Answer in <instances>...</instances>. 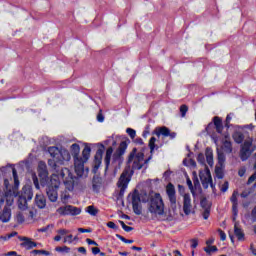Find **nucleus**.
<instances>
[{
  "label": "nucleus",
  "instance_id": "cd10ccee",
  "mask_svg": "<svg viewBox=\"0 0 256 256\" xmlns=\"http://www.w3.org/2000/svg\"><path fill=\"white\" fill-rule=\"evenodd\" d=\"M222 149L225 153H231L233 151V146L230 141H224Z\"/></svg>",
  "mask_w": 256,
  "mask_h": 256
},
{
  "label": "nucleus",
  "instance_id": "6e6552de",
  "mask_svg": "<svg viewBox=\"0 0 256 256\" xmlns=\"http://www.w3.org/2000/svg\"><path fill=\"white\" fill-rule=\"evenodd\" d=\"M60 177L63 179L64 187L67 191H73L79 181L77 177L73 176L69 168H63L60 172Z\"/></svg>",
  "mask_w": 256,
  "mask_h": 256
},
{
  "label": "nucleus",
  "instance_id": "338daca9",
  "mask_svg": "<svg viewBox=\"0 0 256 256\" xmlns=\"http://www.w3.org/2000/svg\"><path fill=\"white\" fill-rule=\"evenodd\" d=\"M5 256H17V252L15 251H10L7 254H5Z\"/></svg>",
  "mask_w": 256,
  "mask_h": 256
},
{
  "label": "nucleus",
  "instance_id": "de8ad7c7",
  "mask_svg": "<svg viewBox=\"0 0 256 256\" xmlns=\"http://www.w3.org/2000/svg\"><path fill=\"white\" fill-rule=\"evenodd\" d=\"M256 180V171L253 175H251L247 181V185H251Z\"/></svg>",
  "mask_w": 256,
  "mask_h": 256
},
{
  "label": "nucleus",
  "instance_id": "7c9ffc66",
  "mask_svg": "<svg viewBox=\"0 0 256 256\" xmlns=\"http://www.w3.org/2000/svg\"><path fill=\"white\" fill-rule=\"evenodd\" d=\"M218 165H220V167H223V165H225V154L219 151H218Z\"/></svg>",
  "mask_w": 256,
  "mask_h": 256
},
{
  "label": "nucleus",
  "instance_id": "72a5a7b5",
  "mask_svg": "<svg viewBox=\"0 0 256 256\" xmlns=\"http://www.w3.org/2000/svg\"><path fill=\"white\" fill-rule=\"evenodd\" d=\"M119 223H120L122 229H124L126 231V233H131V231H133V227L127 226L125 224V222H123L122 220H119Z\"/></svg>",
  "mask_w": 256,
  "mask_h": 256
},
{
  "label": "nucleus",
  "instance_id": "412c9836",
  "mask_svg": "<svg viewBox=\"0 0 256 256\" xmlns=\"http://www.w3.org/2000/svg\"><path fill=\"white\" fill-rule=\"evenodd\" d=\"M111 157H113V147H109L106 150V155L104 158V163L106 165V169H109V165L111 164Z\"/></svg>",
  "mask_w": 256,
  "mask_h": 256
},
{
  "label": "nucleus",
  "instance_id": "a211bd4d",
  "mask_svg": "<svg viewBox=\"0 0 256 256\" xmlns=\"http://www.w3.org/2000/svg\"><path fill=\"white\" fill-rule=\"evenodd\" d=\"M35 203L39 209H45L47 207V200L43 194H37L35 197Z\"/></svg>",
  "mask_w": 256,
  "mask_h": 256
},
{
  "label": "nucleus",
  "instance_id": "0eeeda50",
  "mask_svg": "<svg viewBox=\"0 0 256 256\" xmlns=\"http://www.w3.org/2000/svg\"><path fill=\"white\" fill-rule=\"evenodd\" d=\"M59 185H61V182L59 181V176L52 175L50 178V182L46 188V194L51 203H57V199H59V194L57 192V189H59Z\"/></svg>",
  "mask_w": 256,
  "mask_h": 256
},
{
  "label": "nucleus",
  "instance_id": "4d7b16f0",
  "mask_svg": "<svg viewBox=\"0 0 256 256\" xmlns=\"http://www.w3.org/2000/svg\"><path fill=\"white\" fill-rule=\"evenodd\" d=\"M92 253L93 255H99V253H101V249H99V247H94L92 248Z\"/></svg>",
  "mask_w": 256,
  "mask_h": 256
},
{
  "label": "nucleus",
  "instance_id": "f704fd0d",
  "mask_svg": "<svg viewBox=\"0 0 256 256\" xmlns=\"http://www.w3.org/2000/svg\"><path fill=\"white\" fill-rule=\"evenodd\" d=\"M204 251L208 255H211V253L217 252V246H208V247L204 248Z\"/></svg>",
  "mask_w": 256,
  "mask_h": 256
},
{
  "label": "nucleus",
  "instance_id": "8fccbe9b",
  "mask_svg": "<svg viewBox=\"0 0 256 256\" xmlns=\"http://www.w3.org/2000/svg\"><path fill=\"white\" fill-rule=\"evenodd\" d=\"M199 245V241L197 239L191 240V247L192 249H197V246Z\"/></svg>",
  "mask_w": 256,
  "mask_h": 256
},
{
  "label": "nucleus",
  "instance_id": "69168bd1",
  "mask_svg": "<svg viewBox=\"0 0 256 256\" xmlns=\"http://www.w3.org/2000/svg\"><path fill=\"white\" fill-rule=\"evenodd\" d=\"M7 205H13V196H8Z\"/></svg>",
  "mask_w": 256,
  "mask_h": 256
},
{
  "label": "nucleus",
  "instance_id": "f8f14e48",
  "mask_svg": "<svg viewBox=\"0 0 256 256\" xmlns=\"http://www.w3.org/2000/svg\"><path fill=\"white\" fill-rule=\"evenodd\" d=\"M251 145H253V141L251 140H246L242 145L240 150V158L242 161H247L251 156Z\"/></svg>",
  "mask_w": 256,
  "mask_h": 256
},
{
  "label": "nucleus",
  "instance_id": "c9c22d12",
  "mask_svg": "<svg viewBox=\"0 0 256 256\" xmlns=\"http://www.w3.org/2000/svg\"><path fill=\"white\" fill-rule=\"evenodd\" d=\"M32 253L33 255H46V256L51 255V252L46 250H33Z\"/></svg>",
  "mask_w": 256,
  "mask_h": 256
},
{
  "label": "nucleus",
  "instance_id": "13d9d810",
  "mask_svg": "<svg viewBox=\"0 0 256 256\" xmlns=\"http://www.w3.org/2000/svg\"><path fill=\"white\" fill-rule=\"evenodd\" d=\"M186 183H187V185H188L190 191L193 192V182L191 181V179L188 178L187 181H186Z\"/></svg>",
  "mask_w": 256,
  "mask_h": 256
},
{
  "label": "nucleus",
  "instance_id": "ddd939ff",
  "mask_svg": "<svg viewBox=\"0 0 256 256\" xmlns=\"http://www.w3.org/2000/svg\"><path fill=\"white\" fill-rule=\"evenodd\" d=\"M166 193L168 195L171 207H177V196L175 192V186L173 184L169 183L166 186Z\"/></svg>",
  "mask_w": 256,
  "mask_h": 256
},
{
  "label": "nucleus",
  "instance_id": "680f3d73",
  "mask_svg": "<svg viewBox=\"0 0 256 256\" xmlns=\"http://www.w3.org/2000/svg\"><path fill=\"white\" fill-rule=\"evenodd\" d=\"M251 217H252V221L255 222L256 221V206L252 210Z\"/></svg>",
  "mask_w": 256,
  "mask_h": 256
},
{
  "label": "nucleus",
  "instance_id": "e433bc0d",
  "mask_svg": "<svg viewBox=\"0 0 256 256\" xmlns=\"http://www.w3.org/2000/svg\"><path fill=\"white\" fill-rule=\"evenodd\" d=\"M55 251H57L58 253H69V251H71L70 247L64 246V247H56Z\"/></svg>",
  "mask_w": 256,
  "mask_h": 256
},
{
  "label": "nucleus",
  "instance_id": "a878e982",
  "mask_svg": "<svg viewBox=\"0 0 256 256\" xmlns=\"http://www.w3.org/2000/svg\"><path fill=\"white\" fill-rule=\"evenodd\" d=\"M86 213H88L92 217H97V214L99 213V209L95 208V206L93 205H90L86 207Z\"/></svg>",
  "mask_w": 256,
  "mask_h": 256
},
{
  "label": "nucleus",
  "instance_id": "864d4df0",
  "mask_svg": "<svg viewBox=\"0 0 256 256\" xmlns=\"http://www.w3.org/2000/svg\"><path fill=\"white\" fill-rule=\"evenodd\" d=\"M249 195H251V191H243L240 196L243 198V199H246V197H249Z\"/></svg>",
  "mask_w": 256,
  "mask_h": 256
},
{
  "label": "nucleus",
  "instance_id": "5fc2aeb1",
  "mask_svg": "<svg viewBox=\"0 0 256 256\" xmlns=\"http://www.w3.org/2000/svg\"><path fill=\"white\" fill-rule=\"evenodd\" d=\"M86 243H88L89 245H95L96 247H97V245H99V244H97V242H95V240H92L90 238L86 239Z\"/></svg>",
  "mask_w": 256,
  "mask_h": 256
},
{
  "label": "nucleus",
  "instance_id": "2f4dec72",
  "mask_svg": "<svg viewBox=\"0 0 256 256\" xmlns=\"http://www.w3.org/2000/svg\"><path fill=\"white\" fill-rule=\"evenodd\" d=\"M200 205L202 207V209H211V202H209V200H207L206 198L202 199L200 202Z\"/></svg>",
  "mask_w": 256,
  "mask_h": 256
},
{
  "label": "nucleus",
  "instance_id": "20e7f679",
  "mask_svg": "<svg viewBox=\"0 0 256 256\" xmlns=\"http://www.w3.org/2000/svg\"><path fill=\"white\" fill-rule=\"evenodd\" d=\"M152 156L145 160V154L143 152H137V148H133L128 157V165L132 163L133 170L143 169V165H147L151 161Z\"/></svg>",
  "mask_w": 256,
  "mask_h": 256
},
{
  "label": "nucleus",
  "instance_id": "79ce46f5",
  "mask_svg": "<svg viewBox=\"0 0 256 256\" xmlns=\"http://www.w3.org/2000/svg\"><path fill=\"white\" fill-rule=\"evenodd\" d=\"M210 215H211V209L203 210L202 217H203V219H205V221H207V219H209Z\"/></svg>",
  "mask_w": 256,
  "mask_h": 256
},
{
  "label": "nucleus",
  "instance_id": "5701e85b",
  "mask_svg": "<svg viewBox=\"0 0 256 256\" xmlns=\"http://www.w3.org/2000/svg\"><path fill=\"white\" fill-rule=\"evenodd\" d=\"M206 161L210 167H213V150H211L210 148L206 149Z\"/></svg>",
  "mask_w": 256,
  "mask_h": 256
},
{
  "label": "nucleus",
  "instance_id": "6ab92c4d",
  "mask_svg": "<svg viewBox=\"0 0 256 256\" xmlns=\"http://www.w3.org/2000/svg\"><path fill=\"white\" fill-rule=\"evenodd\" d=\"M101 161H103V151L98 149L94 156V168L99 169V167H101Z\"/></svg>",
  "mask_w": 256,
  "mask_h": 256
},
{
  "label": "nucleus",
  "instance_id": "c85d7f7f",
  "mask_svg": "<svg viewBox=\"0 0 256 256\" xmlns=\"http://www.w3.org/2000/svg\"><path fill=\"white\" fill-rule=\"evenodd\" d=\"M233 139L235 141V143H243V139H245V136H243L242 133L240 132H236L233 134Z\"/></svg>",
  "mask_w": 256,
  "mask_h": 256
},
{
  "label": "nucleus",
  "instance_id": "a18cd8bd",
  "mask_svg": "<svg viewBox=\"0 0 256 256\" xmlns=\"http://www.w3.org/2000/svg\"><path fill=\"white\" fill-rule=\"evenodd\" d=\"M219 236L221 241H225L227 239V234H225V232L221 229L218 230Z\"/></svg>",
  "mask_w": 256,
  "mask_h": 256
},
{
  "label": "nucleus",
  "instance_id": "4be33fe9",
  "mask_svg": "<svg viewBox=\"0 0 256 256\" xmlns=\"http://www.w3.org/2000/svg\"><path fill=\"white\" fill-rule=\"evenodd\" d=\"M213 121H214V125L216 127L217 133H223V120H221L219 116H215Z\"/></svg>",
  "mask_w": 256,
  "mask_h": 256
},
{
  "label": "nucleus",
  "instance_id": "393cba45",
  "mask_svg": "<svg viewBox=\"0 0 256 256\" xmlns=\"http://www.w3.org/2000/svg\"><path fill=\"white\" fill-rule=\"evenodd\" d=\"M38 171L40 177H47V166L45 165V163L40 162Z\"/></svg>",
  "mask_w": 256,
  "mask_h": 256
},
{
  "label": "nucleus",
  "instance_id": "58836bf2",
  "mask_svg": "<svg viewBox=\"0 0 256 256\" xmlns=\"http://www.w3.org/2000/svg\"><path fill=\"white\" fill-rule=\"evenodd\" d=\"M126 133L129 135L130 138L135 139V137L137 136V132L135 131V129L132 128H127L126 129Z\"/></svg>",
  "mask_w": 256,
  "mask_h": 256
},
{
  "label": "nucleus",
  "instance_id": "f3484780",
  "mask_svg": "<svg viewBox=\"0 0 256 256\" xmlns=\"http://www.w3.org/2000/svg\"><path fill=\"white\" fill-rule=\"evenodd\" d=\"M125 151H127V142L122 141L118 147V149L113 154L114 159H119L122 155H125Z\"/></svg>",
  "mask_w": 256,
  "mask_h": 256
},
{
  "label": "nucleus",
  "instance_id": "ea45409f",
  "mask_svg": "<svg viewBox=\"0 0 256 256\" xmlns=\"http://www.w3.org/2000/svg\"><path fill=\"white\" fill-rule=\"evenodd\" d=\"M73 241H74L73 234H69L64 237L63 243H68L69 245H71Z\"/></svg>",
  "mask_w": 256,
  "mask_h": 256
},
{
  "label": "nucleus",
  "instance_id": "49530a36",
  "mask_svg": "<svg viewBox=\"0 0 256 256\" xmlns=\"http://www.w3.org/2000/svg\"><path fill=\"white\" fill-rule=\"evenodd\" d=\"M32 179L36 189H39V179H37V175L33 174Z\"/></svg>",
  "mask_w": 256,
  "mask_h": 256
},
{
  "label": "nucleus",
  "instance_id": "052dcab7",
  "mask_svg": "<svg viewBox=\"0 0 256 256\" xmlns=\"http://www.w3.org/2000/svg\"><path fill=\"white\" fill-rule=\"evenodd\" d=\"M79 233H91V229L78 228Z\"/></svg>",
  "mask_w": 256,
  "mask_h": 256
},
{
  "label": "nucleus",
  "instance_id": "f257e3e1",
  "mask_svg": "<svg viewBox=\"0 0 256 256\" xmlns=\"http://www.w3.org/2000/svg\"><path fill=\"white\" fill-rule=\"evenodd\" d=\"M70 151L74 159L75 173L78 177H83V173H85V163H87L89 157H91V147L85 146L82 151V156L79 155V153H81V147L77 143L71 145Z\"/></svg>",
  "mask_w": 256,
  "mask_h": 256
},
{
  "label": "nucleus",
  "instance_id": "7ed1b4c3",
  "mask_svg": "<svg viewBox=\"0 0 256 256\" xmlns=\"http://www.w3.org/2000/svg\"><path fill=\"white\" fill-rule=\"evenodd\" d=\"M197 161L201 165H204V169L199 172L202 187L204 189H209V187H212L213 189V178L211 177V171L209 170V167L205 165V156L203 154H199L197 157Z\"/></svg>",
  "mask_w": 256,
  "mask_h": 256
},
{
  "label": "nucleus",
  "instance_id": "bf43d9fd",
  "mask_svg": "<svg viewBox=\"0 0 256 256\" xmlns=\"http://www.w3.org/2000/svg\"><path fill=\"white\" fill-rule=\"evenodd\" d=\"M97 121H99V123H103V121H105V117H103V114L99 113L97 115Z\"/></svg>",
  "mask_w": 256,
  "mask_h": 256
},
{
  "label": "nucleus",
  "instance_id": "b1692460",
  "mask_svg": "<svg viewBox=\"0 0 256 256\" xmlns=\"http://www.w3.org/2000/svg\"><path fill=\"white\" fill-rule=\"evenodd\" d=\"M155 143H157V138L151 137L148 144L151 155H153V151H155V149H159V146H156Z\"/></svg>",
  "mask_w": 256,
  "mask_h": 256
},
{
  "label": "nucleus",
  "instance_id": "774afa93",
  "mask_svg": "<svg viewBox=\"0 0 256 256\" xmlns=\"http://www.w3.org/2000/svg\"><path fill=\"white\" fill-rule=\"evenodd\" d=\"M250 251H251V253H253L254 255H256V249H255V247L253 246V244H251V246H250Z\"/></svg>",
  "mask_w": 256,
  "mask_h": 256
},
{
  "label": "nucleus",
  "instance_id": "1a4fd4ad",
  "mask_svg": "<svg viewBox=\"0 0 256 256\" xmlns=\"http://www.w3.org/2000/svg\"><path fill=\"white\" fill-rule=\"evenodd\" d=\"M33 199V190L31 188H23L22 194L18 198V207L21 211L27 209V201Z\"/></svg>",
  "mask_w": 256,
  "mask_h": 256
},
{
  "label": "nucleus",
  "instance_id": "aec40b11",
  "mask_svg": "<svg viewBox=\"0 0 256 256\" xmlns=\"http://www.w3.org/2000/svg\"><path fill=\"white\" fill-rule=\"evenodd\" d=\"M234 235L237 237L238 241H245V233L237 223L234 225Z\"/></svg>",
  "mask_w": 256,
  "mask_h": 256
},
{
  "label": "nucleus",
  "instance_id": "a19ab883",
  "mask_svg": "<svg viewBox=\"0 0 256 256\" xmlns=\"http://www.w3.org/2000/svg\"><path fill=\"white\" fill-rule=\"evenodd\" d=\"M189 111V107H187V105H182L180 107V113L182 117H185V115H187V112Z\"/></svg>",
  "mask_w": 256,
  "mask_h": 256
},
{
  "label": "nucleus",
  "instance_id": "4c0bfd02",
  "mask_svg": "<svg viewBox=\"0 0 256 256\" xmlns=\"http://www.w3.org/2000/svg\"><path fill=\"white\" fill-rule=\"evenodd\" d=\"M16 221L17 223L21 224V223H25V216L23 215V213L18 212L16 214Z\"/></svg>",
  "mask_w": 256,
  "mask_h": 256
},
{
  "label": "nucleus",
  "instance_id": "f03ea898",
  "mask_svg": "<svg viewBox=\"0 0 256 256\" xmlns=\"http://www.w3.org/2000/svg\"><path fill=\"white\" fill-rule=\"evenodd\" d=\"M148 213H151L154 217H161L162 215H165V203H163L161 194L155 193L150 196L148 202Z\"/></svg>",
  "mask_w": 256,
  "mask_h": 256
},
{
  "label": "nucleus",
  "instance_id": "6e6d98bb",
  "mask_svg": "<svg viewBox=\"0 0 256 256\" xmlns=\"http://www.w3.org/2000/svg\"><path fill=\"white\" fill-rule=\"evenodd\" d=\"M246 172H247V170H246L245 168H241V169L238 171L239 177H244Z\"/></svg>",
  "mask_w": 256,
  "mask_h": 256
},
{
  "label": "nucleus",
  "instance_id": "9b49d317",
  "mask_svg": "<svg viewBox=\"0 0 256 256\" xmlns=\"http://www.w3.org/2000/svg\"><path fill=\"white\" fill-rule=\"evenodd\" d=\"M56 213L61 216H67V215H81V209L67 205V206H62L56 210Z\"/></svg>",
  "mask_w": 256,
  "mask_h": 256
},
{
  "label": "nucleus",
  "instance_id": "e2e57ef3",
  "mask_svg": "<svg viewBox=\"0 0 256 256\" xmlns=\"http://www.w3.org/2000/svg\"><path fill=\"white\" fill-rule=\"evenodd\" d=\"M78 252L82 253L83 255H85L87 253V249H85V247H79L78 248Z\"/></svg>",
  "mask_w": 256,
  "mask_h": 256
},
{
  "label": "nucleus",
  "instance_id": "2eb2a0df",
  "mask_svg": "<svg viewBox=\"0 0 256 256\" xmlns=\"http://www.w3.org/2000/svg\"><path fill=\"white\" fill-rule=\"evenodd\" d=\"M239 196V192L235 190L230 198V201L232 203V213H233V221L237 219V215H239V202L237 201V197Z\"/></svg>",
  "mask_w": 256,
  "mask_h": 256
},
{
  "label": "nucleus",
  "instance_id": "09e8293b",
  "mask_svg": "<svg viewBox=\"0 0 256 256\" xmlns=\"http://www.w3.org/2000/svg\"><path fill=\"white\" fill-rule=\"evenodd\" d=\"M228 189H229V182H224V184L221 187L222 193L227 192Z\"/></svg>",
  "mask_w": 256,
  "mask_h": 256
},
{
  "label": "nucleus",
  "instance_id": "423d86ee",
  "mask_svg": "<svg viewBox=\"0 0 256 256\" xmlns=\"http://www.w3.org/2000/svg\"><path fill=\"white\" fill-rule=\"evenodd\" d=\"M128 199L131 201L135 215H141L143 213L141 203H147V194H140L139 190H134L129 194Z\"/></svg>",
  "mask_w": 256,
  "mask_h": 256
},
{
  "label": "nucleus",
  "instance_id": "c756f323",
  "mask_svg": "<svg viewBox=\"0 0 256 256\" xmlns=\"http://www.w3.org/2000/svg\"><path fill=\"white\" fill-rule=\"evenodd\" d=\"M215 175H216L217 179H223V177H224L223 167L216 166Z\"/></svg>",
  "mask_w": 256,
  "mask_h": 256
},
{
  "label": "nucleus",
  "instance_id": "3c124183",
  "mask_svg": "<svg viewBox=\"0 0 256 256\" xmlns=\"http://www.w3.org/2000/svg\"><path fill=\"white\" fill-rule=\"evenodd\" d=\"M107 227H109V229H119V227L115 225V222L112 221L107 223Z\"/></svg>",
  "mask_w": 256,
  "mask_h": 256
},
{
  "label": "nucleus",
  "instance_id": "dca6fc26",
  "mask_svg": "<svg viewBox=\"0 0 256 256\" xmlns=\"http://www.w3.org/2000/svg\"><path fill=\"white\" fill-rule=\"evenodd\" d=\"M183 211L185 215H191L193 212V204L191 203L190 194H184L183 196Z\"/></svg>",
  "mask_w": 256,
  "mask_h": 256
},
{
  "label": "nucleus",
  "instance_id": "37998d69",
  "mask_svg": "<svg viewBox=\"0 0 256 256\" xmlns=\"http://www.w3.org/2000/svg\"><path fill=\"white\" fill-rule=\"evenodd\" d=\"M57 233L60 237H65V235H69V230L67 229H59L57 230Z\"/></svg>",
  "mask_w": 256,
  "mask_h": 256
},
{
  "label": "nucleus",
  "instance_id": "9d476101",
  "mask_svg": "<svg viewBox=\"0 0 256 256\" xmlns=\"http://www.w3.org/2000/svg\"><path fill=\"white\" fill-rule=\"evenodd\" d=\"M129 181H131V175H129V170H124L117 182V187L120 189V197H123V195H125V191L129 186Z\"/></svg>",
  "mask_w": 256,
  "mask_h": 256
},
{
  "label": "nucleus",
  "instance_id": "c03bdc74",
  "mask_svg": "<svg viewBox=\"0 0 256 256\" xmlns=\"http://www.w3.org/2000/svg\"><path fill=\"white\" fill-rule=\"evenodd\" d=\"M116 237H117V239H120V241H123V243H128V244L133 243V240H127L125 237H123L119 234H116Z\"/></svg>",
  "mask_w": 256,
  "mask_h": 256
},
{
  "label": "nucleus",
  "instance_id": "39448f33",
  "mask_svg": "<svg viewBox=\"0 0 256 256\" xmlns=\"http://www.w3.org/2000/svg\"><path fill=\"white\" fill-rule=\"evenodd\" d=\"M48 153L55 163H59V165H63L65 161H71V153L65 148L59 149L58 147L51 146L48 148Z\"/></svg>",
  "mask_w": 256,
  "mask_h": 256
},
{
  "label": "nucleus",
  "instance_id": "473e14b6",
  "mask_svg": "<svg viewBox=\"0 0 256 256\" xmlns=\"http://www.w3.org/2000/svg\"><path fill=\"white\" fill-rule=\"evenodd\" d=\"M12 175L14 177V187H19V177L17 176V170L15 168L12 169Z\"/></svg>",
  "mask_w": 256,
  "mask_h": 256
},
{
  "label": "nucleus",
  "instance_id": "bb28decb",
  "mask_svg": "<svg viewBox=\"0 0 256 256\" xmlns=\"http://www.w3.org/2000/svg\"><path fill=\"white\" fill-rule=\"evenodd\" d=\"M22 241H25L24 245L27 247V249H33L34 247H37V243L31 241V239L27 237H24Z\"/></svg>",
  "mask_w": 256,
  "mask_h": 256
},
{
  "label": "nucleus",
  "instance_id": "603ef678",
  "mask_svg": "<svg viewBox=\"0 0 256 256\" xmlns=\"http://www.w3.org/2000/svg\"><path fill=\"white\" fill-rule=\"evenodd\" d=\"M134 143H136V145H145V142H143L142 138L134 139Z\"/></svg>",
  "mask_w": 256,
  "mask_h": 256
},
{
  "label": "nucleus",
  "instance_id": "4468645a",
  "mask_svg": "<svg viewBox=\"0 0 256 256\" xmlns=\"http://www.w3.org/2000/svg\"><path fill=\"white\" fill-rule=\"evenodd\" d=\"M155 135H157V137H161L162 135V137H169L170 139H175V137H177V133L171 132V130L166 126L157 128Z\"/></svg>",
  "mask_w": 256,
  "mask_h": 256
},
{
  "label": "nucleus",
  "instance_id": "0e129e2a",
  "mask_svg": "<svg viewBox=\"0 0 256 256\" xmlns=\"http://www.w3.org/2000/svg\"><path fill=\"white\" fill-rule=\"evenodd\" d=\"M213 243H215V239L210 238L206 241V245H208V247H210L209 245H213Z\"/></svg>",
  "mask_w": 256,
  "mask_h": 256
}]
</instances>
